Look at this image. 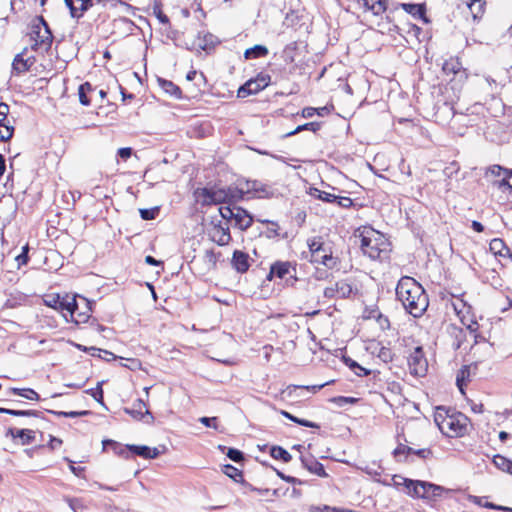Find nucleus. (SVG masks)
Masks as SVG:
<instances>
[{
  "instance_id": "obj_1",
  "label": "nucleus",
  "mask_w": 512,
  "mask_h": 512,
  "mask_svg": "<svg viewBox=\"0 0 512 512\" xmlns=\"http://www.w3.org/2000/svg\"><path fill=\"white\" fill-rule=\"evenodd\" d=\"M395 294L405 311L414 318L421 317L429 306L424 288L412 277H402L397 283Z\"/></svg>"
},
{
  "instance_id": "obj_2",
  "label": "nucleus",
  "mask_w": 512,
  "mask_h": 512,
  "mask_svg": "<svg viewBox=\"0 0 512 512\" xmlns=\"http://www.w3.org/2000/svg\"><path fill=\"white\" fill-rule=\"evenodd\" d=\"M393 485L412 497L423 499H435L440 497L444 491L442 486L420 480H411L399 475L392 477Z\"/></svg>"
},
{
  "instance_id": "obj_3",
  "label": "nucleus",
  "mask_w": 512,
  "mask_h": 512,
  "mask_svg": "<svg viewBox=\"0 0 512 512\" xmlns=\"http://www.w3.org/2000/svg\"><path fill=\"white\" fill-rule=\"evenodd\" d=\"M386 329L389 334H386V358L389 357L390 361H399L406 359L409 353L407 349L410 338L400 337L399 332L395 328H391L388 320L386 319Z\"/></svg>"
},
{
  "instance_id": "obj_4",
  "label": "nucleus",
  "mask_w": 512,
  "mask_h": 512,
  "mask_svg": "<svg viewBox=\"0 0 512 512\" xmlns=\"http://www.w3.org/2000/svg\"><path fill=\"white\" fill-rule=\"evenodd\" d=\"M221 217L242 231L247 230L253 224V216L244 208L237 205H225L219 208Z\"/></svg>"
},
{
  "instance_id": "obj_5",
  "label": "nucleus",
  "mask_w": 512,
  "mask_h": 512,
  "mask_svg": "<svg viewBox=\"0 0 512 512\" xmlns=\"http://www.w3.org/2000/svg\"><path fill=\"white\" fill-rule=\"evenodd\" d=\"M357 237L360 238V246L364 255L368 256L372 260L381 261V234L372 228L364 227Z\"/></svg>"
},
{
  "instance_id": "obj_6",
  "label": "nucleus",
  "mask_w": 512,
  "mask_h": 512,
  "mask_svg": "<svg viewBox=\"0 0 512 512\" xmlns=\"http://www.w3.org/2000/svg\"><path fill=\"white\" fill-rule=\"evenodd\" d=\"M31 39L34 41L32 49L44 48L48 50L51 47L53 41L52 32L48 26V23L42 16L36 17L31 26Z\"/></svg>"
},
{
  "instance_id": "obj_7",
  "label": "nucleus",
  "mask_w": 512,
  "mask_h": 512,
  "mask_svg": "<svg viewBox=\"0 0 512 512\" xmlns=\"http://www.w3.org/2000/svg\"><path fill=\"white\" fill-rule=\"evenodd\" d=\"M44 302L48 307H51L62 313L69 314L71 318H74L75 312L79 309V301L77 300V295H48Z\"/></svg>"
},
{
  "instance_id": "obj_8",
  "label": "nucleus",
  "mask_w": 512,
  "mask_h": 512,
  "mask_svg": "<svg viewBox=\"0 0 512 512\" xmlns=\"http://www.w3.org/2000/svg\"><path fill=\"white\" fill-rule=\"evenodd\" d=\"M468 418L460 412H452L451 417L440 431L447 437H462L467 432Z\"/></svg>"
},
{
  "instance_id": "obj_9",
  "label": "nucleus",
  "mask_w": 512,
  "mask_h": 512,
  "mask_svg": "<svg viewBox=\"0 0 512 512\" xmlns=\"http://www.w3.org/2000/svg\"><path fill=\"white\" fill-rule=\"evenodd\" d=\"M407 362L411 374L415 376L423 377L426 375L428 370V361L425 357L422 346H416L413 352L407 356Z\"/></svg>"
},
{
  "instance_id": "obj_10",
  "label": "nucleus",
  "mask_w": 512,
  "mask_h": 512,
  "mask_svg": "<svg viewBox=\"0 0 512 512\" xmlns=\"http://www.w3.org/2000/svg\"><path fill=\"white\" fill-rule=\"evenodd\" d=\"M287 275L290 276L286 280L288 285H293L295 281H297L296 278V267L292 265L289 261H276L273 263L270 267V271L267 275V280L271 281L273 277H278L280 279H284Z\"/></svg>"
},
{
  "instance_id": "obj_11",
  "label": "nucleus",
  "mask_w": 512,
  "mask_h": 512,
  "mask_svg": "<svg viewBox=\"0 0 512 512\" xmlns=\"http://www.w3.org/2000/svg\"><path fill=\"white\" fill-rule=\"evenodd\" d=\"M196 194L201 200L202 205L226 204L228 196L225 188H202L198 189Z\"/></svg>"
},
{
  "instance_id": "obj_12",
  "label": "nucleus",
  "mask_w": 512,
  "mask_h": 512,
  "mask_svg": "<svg viewBox=\"0 0 512 512\" xmlns=\"http://www.w3.org/2000/svg\"><path fill=\"white\" fill-rule=\"evenodd\" d=\"M392 454L397 462H403L408 461L411 456H417L423 460L428 459L432 456V451L429 448L414 449L408 445L399 443Z\"/></svg>"
},
{
  "instance_id": "obj_13",
  "label": "nucleus",
  "mask_w": 512,
  "mask_h": 512,
  "mask_svg": "<svg viewBox=\"0 0 512 512\" xmlns=\"http://www.w3.org/2000/svg\"><path fill=\"white\" fill-rule=\"evenodd\" d=\"M64 2L69 8L71 17L79 19L91 7L95 4H101L103 0H64Z\"/></svg>"
},
{
  "instance_id": "obj_14",
  "label": "nucleus",
  "mask_w": 512,
  "mask_h": 512,
  "mask_svg": "<svg viewBox=\"0 0 512 512\" xmlns=\"http://www.w3.org/2000/svg\"><path fill=\"white\" fill-rule=\"evenodd\" d=\"M212 228L209 232V235L215 243H217L219 246H225L228 245L231 241V234L229 230V226L223 225L221 221H218L217 223L212 221Z\"/></svg>"
},
{
  "instance_id": "obj_15",
  "label": "nucleus",
  "mask_w": 512,
  "mask_h": 512,
  "mask_svg": "<svg viewBox=\"0 0 512 512\" xmlns=\"http://www.w3.org/2000/svg\"><path fill=\"white\" fill-rule=\"evenodd\" d=\"M353 288L346 280L337 281L335 284L324 289V296L332 299L335 297L348 298L352 294Z\"/></svg>"
},
{
  "instance_id": "obj_16",
  "label": "nucleus",
  "mask_w": 512,
  "mask_h": 512,
  "mask_svg": "<svg viewBox=\"0 0 512 512\" xmlns=\"http://www.w3.org/2000/svg\"><path fill=\"white\" fill-rule=\"evenodd\" d=\"M27 53V48H25L21 53L17 54L12 62V73L16 75L23 74L27 72L32 65L35 63L34 56L25 57Z\"/></svg>"
},
{
  "instance_id": "obj_17",
  "label": "nucleus",
  "mask_w": 512,
  "mask_h": 512,
  "mask_svg": "<svg viewBox=\"0 0 512 512\" xmlns=\"http://www.w3.org/2000/svg\"><path fill=\"white\" fill-rule=\"evenodd\" d=\"M246 192L252 193L254 197L258 198H271L274 196L272 187L258 180H247Z\"/></svg>"
},
{
  "instance_id": "obj_18",
  "label": "nucleus",
  "mask_w": 512,
  "mask_h": 512,
  "mask_svg": "<svg viewBox=\"0 0 512 512\" xmlns=\"http://www.w3.org/2000/svg\"><path fill=\"white\" fill-rule=\"evenodd\" d=\"M6 437H11L13 440H19L21 445H29L35 440V431L32 429L9 428L6 431Z\"/></svg>"
},
{
  "instance_id": "obj_19",
  "label": "nucleus",
  "mask_w": 512,
  "mask_h": 512,
  "mask_svg": "<svg viewBox=\"0 0 512 512\" xmlns=\"http://www.w3.org/2000/svg\"><path fill=\"white\" fill-rule=\"evenodd\" d=\"M77 297L80 300L79 309L75 312L74 318H71V321L75 324L86 323L89 320L92 312L91 302L83 296Z\"/></svg>"
},
{
  "instance_id": "obj_20",
  "label": "nucleus",
  "mask_w": 512,
  "mask_h": 512,
  "mask_svg": "<svg viewBox=\"0 0 512 512\" xmlns=\"http://www.w3.org/2000/svg\"><path fill=\"white\" fill-rule=\"evenodd\" d=\"M125 412L130 414L133 418L138 419V420H142L147 416L148 419L145 420L146 423H152L154 421L153 415L147 409L145 402L141 399H138L136 401L133 408H131V409L126 408Z\"/></svg>"
},
{
  "instance_id": "obj_21",
  "label": "nucleus",
  "mask_w": 512,
  "mask_h": 512,
  "mask_svg": "<svg viewBox=\"0 0 512 512\" xmlns=\"http://www.w3.org/2000/svg\"><path fill=\"white\" fill-rule=\"evenodd\" d=\"M231 265L238 273L247 272L250 267L249 255L241 250H235L232 255Z\"/></svg>"
},
{
  "instance_id": "obj_22",
  "label": "nucleus",
  "mask_w": 512,
  "mask_h": 512,
  "mask_svg": "<svg viewBox=\"0 0 512 512\" xmlns=\"http://www.w3.org/2000/svg\"><path fill=\"white\" fill-rule=\"evenodd\" d=\"M219 40L216 36L211 33H205L203 36H198L197 42L195 45L206 52L211 51L217 44Z\"/></svg>"
},
{
  "instance_id": "obj_23",
  "label": "nucleus",
  "mask_w": 512,
  "mask_h": 512,
  "mask_svg": "<svg viewBox=\"0 0 512 512\" xmlns=\"http://www.w3.org/2000/svg\"><path fill=\"white\" fill-rule=\"evenodd\" d=\"M303 466L311 473L320 476V477H326L327 474L325 472L324 466L318 462L313 457L311 458H301Z\"/></svg>"
},
{
  "instance_id": "obj_24",
  "label": "nucleus",
  "mask_w": 512,
  "mask_h": 512,
  "mask_svg": "<svg viewBox=\"0 0 512 512\" xmlns=\"http://www.w3.org/2000/svg\"><path fill=\"white\" fill-rule=\"evenodd\" d=\"M6 412H2L3 414H8L17 417H27L31 419H44L43 413L37 410H16V409H8L3 408Z\"/></svg>"
},
{
  "instance_id": "obj_25",
  "label": "nucleus",
  "mask_w": 512,
  "mask_h": 512,
  "mask_svg": "<svg viewBox=\"0 0 512 512\" xmlns=\"http://www.w3.org/2000/svg\"><path fill=\"white\" fill-rule=\"evenodd\" d=\"M452 412V410L443 406H439L436 408L434 414V422L438 426L439 430L443 429L444 423H446L447 420L451 417Z\"/></svg>"
},
{
  "instance_id": "obj_26",
  "label": "nucleus",
  "mask_w": 512,
  "mask_h": 512,
  "mask_svg": "<svg viewBox=\"0 0 512 512\" xmlns=\"http://www.w3.org/2000/svg\"><path fill=\"white\" fill-rule=\"evenodd\" d=\"M158 82H159L160 87L167 94H169L175 98H181V94H182L181 89L176 84H174L172 81L159 78Z\"/></svg>"
},
{
  "instance_id": "obj_27",
  "label": "nucleus",
  "mask_w": 512,
  "mask_h": 512,
  "mask_svg": "<svg viewBox=\"0 0 512 512\" xmlns=\"http://www.w3.org/2000/svg\"><path fill=\"white\" fill-rule=\"evenodd\" d=\"M14 134V127L9 124L7 118L0 116V141H8Z\"/></svg>"
},
{
  "instance_id": "obj_28",
  "label": "nucleus",
  "mask_w": 512,
  "mask_h": 512,
  "mask_svg": "<svg viewBox=\"0 0 512 512\" xmlns=\"http://www.w3.org/2000/svg\"><path fill=\"white\" fill-rule=\"evenodd\" d=\"M268 54V49L264 45H255L251 48L246 49L244 57L246 59H256L265 57Z\"/></svg>"
},
{
  "instance_id": "obj_29",
  "label": "nucleus",
  "mask_w": 512,
  "mask_h": 512,
  "mask_svg": "<svg viewBox=\"0 0 512 512\" xmlns=\"http://www.w3.org/2000/svg\"><path fill=\"white\" fill-rule=\"evenodd\" d=\"M103 447L104 449H106L107 447H111L117 455L125 458L128 457V453L130 452L128 449V445L123 446L120 443L110 439L103 441Z\"/></svg>"
},
{
  "instance_id": "obj_30",
  "label": "nucleus",
  "mask_w": 512,
  "mask_h": 512,
  "mask_svg": "<svg viewBox=\"0 0 512 512\" xmlns=\"http://www.w3.org/2000/svg\"><path fill=\"white\" fill-rule=\"evenodd\" d=\"M402 8L415 18L423 19L425 17V7L423 4H401Z\"/></svg>"
},
{
  "instance_id": "obj_31",
  "label": "nucleus",
  "mask_w": 512,
  "mask_h": 512,
  "mask_svg": "<svg viewBox=\"0 0 512 512\" xmlns=\"http://www.w3.org/2000/svg\"><path fill=\"white\" fill-rule=\"evenodd\" d=\"M270 455L274 459L282 460L285 463L290 462L292 459L291 454L281 446H272L270 448Z\"/></svg>"
},
{
  "instance_id": "obj_32",
  "label": "nucleus",
  "mask_w": 512,
  "mask_h": 512,
  "mask_svg": "<svg viewBox=\"0 0 512 512\" xmlns=\"http://www.w3.org/2000/svg\"><path fill=\"white\" fill-rule=\"evenodd\" d=\"M309 194L311 196H313L317 199H320L323 202H327V203H334L337 200L336 195L329 193V192L322 191L318 188H310Z\"/></svg>"
},
{
  "instance_id": "obj_33",
  "label": "nucleus",
  "mask_w": 512,
  "mask_h": 512,
  "mask_svg": "<svg viewBox=\"0 0 512 512\" xmlns=\"http://www.w3.org/2000/svg\"><path fill=\"white\" fill-rule=\"evenodd\" d=\"M493 463L494 465L504 471V472H507V473H510L512 475V461L507 459L506 457L502 456V455H495L493 457Z\"/></svg>"
},
{
  "instance_id": "obj_34",
  "label": "nucleus",
  "mask_w": 512,
  "mask_h": 512,
  "mask_svg": "<svg viewBox=\"0 0 512 512\" xmlns=\"http://www.w3.org/2000/svg\"><path fill=\"white\" fill-rule=\"evenodd\" d=\"M11 393L32 401H37L40 399L39 394L31 388H11Z\"/></svg>"
},
{
  "instance_id": "obj_35",
  "label": "nucleus",
  "mask_w": 512,
  "mask_h": 512,
  "mask_svg": "<svg viewBox=\"0 0 512 512\" xmlns=\"http://www.w3.org/2000/svg\"><path fill=\"white\" fill-rule=\"evenodd\" d=\"M280 414L283 415L285 418L291 420L292 422L298 424V425H301V426H304V427H309V428H319V425L317 423L309 421V420L298 418V417L292 415L291 413H289V412H287L285 410H281Z\"/></svg>"
},
{
  "instance_id": "obj_36",
  "label": "nucleus",
  "mask_w": 512,
  "mask_h": 512,
  "mask_svg": "<svg viewBox=\"0 0 512 512\" xmlns=\"http://www.w3.org/2000/svg\"><path fill=\"white\" fill-rule=\"evenodd\" d=\"M226 193L228 196L227 205H236V202L242 200L244 198L243 189H238L236 187H228L226 188Z\"/></svg>"
},
{
  "instance_id": "obj_37",
  "label": "nucleus",
  "mask_w": 512,
  "mask_h": 512,
  "mask_svg": "<svg viewBox=\"0 0 512 512\" xmlns=\"http://www.w3.org/2000/svg\"><path fill=\"white\" fill-rule=\"evenodd\" d=\"M223 473L233 479L235 482L243 481V473L238 468L234 467L231 464H226L222 468Z\"/></svg>"
},
{
  "instance_id": "obj_38",
  "label": "nucleus",
  "mask_w": 512,
  "mask_h": 512,
  "mask_svg": "<svg viewBox=\"0 0 512 512\" xmlns=\"http://www.w3.org/2000/svg\"><path fill=\"white\" fill-rule=\"evenodd\" d=\"M93 91V87L89 82H85L81 84L78 89L79 101L82 105L88 106L90 105V99L87 96V93Z\"/></svg>"
},
{
  "instance_id": "obj_39",
  "label": "nucleus",
  "mask_w": 512,
  "mask_h": 512,
  "mask_svg": "<svg viewBox=\"0 0 512 512\" xmlns=\"http://www.w3.org/2000/svg\"><path fill=\"white\" fill-rule=\"evenodd\" d=\"M344 360V363L357 375V376H362V375H368L370 372L362 367L360 364H358L355 360L349 358V357H344L343 358Z\"/></svg>"
},
{
  "instance_id": "obj_40",
  "label": "nucleus",
  "mask_w": 512,
  "mask_h": 512,
  "mask_svg": "<svg viewBox=\"0 0 512 512\" xmlns=\"http://www.w3.org/2000/svg\"><path fill=\"white\" fill-rule=\"evenodd\" d=\"M128 449L130 452L144 459H150V453L152 452V449L145 445H128Z\"/></svg>"
},
{
  "instance_id": "obj_41",
  "label": "nucleus",
  "mask_w": 512,
  "mask_h": 512,
  "mask_svg": "<svg viewBox=\"0 0 512 512\" xmlns=\"http://www.w3.org/2000/svg\"><path fill=\"white\" fill-rule=\"evenodd\" d=\"M466 4L469 7L474 18H477L483 12L485 5L484 0H466Z\"/></svg>"
},
{
  "instance_id": "obj_42",
  "label": "nucleus",
  "mask_w": 512,
  "mask_h": 512,
  "mask_svg": "<svg viewBox=\"0 0 512 512\" xmlns=\"http://www.w3.org/2000/svg\"><path fill=\"white\" fill-rule=\"evenodd\" d=\"M48 412L52 413V414H54V415H56L58 417H66V418H76V417H80V416H85V415L91 414V411H88V410H84V411H70V412L49 410Z\"/></svg>"
},
{
  "instance_id": "obj_43",
  "label": "nucleus",
  "mask_w": 512,
  "mask_h": 512,
  "mask_svg": "<svg viewBox=\"0 0 512 512\" xmlns=\"http://www.w3.org/2000/svg\"><path fill=\"white\" fill-rule=\"evenodd\" d=\"M320 123L318 122H309V123H305L303 125H299L295 130L289 132L286 134V136H293L303 130H311L313 132H316L320 129Z\"/></svg>"
},
{
  "instance_id": "obj_44",
  "label": "nucleus",
  "mask_w": 512,
  "mask_h": 512,
  "mask_svg": "<svg viewBox=\"0 0 512 512\" xmlns=\"http://www.w3.org/2000/svg\"><path fill=\"white\" fill-rule=\"evenodd\" d=\"M327 383H323V384H320V385H312V386H297V385H290L287 387V389L284 391V392H287L288 395H291L292 393V390H296V389H306L307 391H310L312 393H316L318 392L319 390H321L325 385H327Z\"/></svg>"
},
{
  "instance_id": "obj_45",
  "label": "nucleus",
  "mask_w": 512,
  "mask_h": 512,
  "mask_svg": "<svg viewBox=\"0 0 512 512\" xmlns=\"http://www.w3.org/2000/svg\"><path fill=\"white\" fill-rule=\"evenodd\" d=\"M330 401L339 407H344L348 404H355L358 401V399L354 397L337 396L331 398Z\"/></svg>"
},
{
  "instance_id": "obj_46",
  "label": "nucleus",
  "mask_w": 512,
  "mask_h": 512,
  "mask_svg": "<svg viewBox=\"0 0 512 512\" xmlns=\"http://www.w3.org/2000/svg\"><path fill=\"white\" fill-rule=\"evenodd\" d=\"M308 247L311 252V255L318 252L323 251L325 252V248L323 242L321 241V238H313L308 240Z\"/></svg>"
},
{
  "instance_id": "obj_47",
  "label": "nucleus",
  "mask_w": 512,
  "mask_h": 512,
  "mask_svg": "<svg viewBox=\"0 0 512 512\" xmlns=\"http://www.w3.org/2000/svg\"><path fill=\"white\" fill-rule=\"evenodd\" d=\"M469 375H470V372H469L468 366H464L457 374L456 383H457V386H458L459 390L461 391V393H464L463 381L466 378H469Z\"/></svg>"
},
{
  "instance_id": "obj_48",
  "label": "nucleus",
  "mask_w": 512,
  "mask_h": 512,
  "mask_svg": "<svg viewBox=\"0 0 512 512\" xmlns=\"http://www.w3.org/2000/svg\"><path fill=\"white\" fill-rule=\"evenodd\" d=\"M159 214V208L140 209V215L143 220H153Z\"/></svg>"
},
{
  "instance_id": "obj_49",
  "label": "nucleus",
  "mask_w": 512,
  "mask_h": 512,
  "mask_svg": "<svg viewBox=\"0 0 512 512\" xmlns=\"http://www.w3.org/2000/svg\"><path fill=\"white\" fill-rule=\"evenodd\" d=\"M226 455L229 459L236 463L242 462L244 460L243 452L235 448H229Z\"/></svg>"
},
{
  "instance_id": "obj_50",
  "label": "nucleus",
  "mask_w": 512,
  "mask_h": 512,
  "mask_svg": "<svg viewBox=\"0 0 512 512\" xmlns=\"http://www.w3.org/2000/svg\"><path fill=\"white\" fill-rule=\"evenodd\" d=\"M443 70L446 73L456 74L460 70V63L455 60L446 61L443 64Z\"/></svg>"
},
{
  "instance_id": "obj_51",
  "label": "nucleus",
  "mask_w": 512,
  "mask_h": 512,
  "mask_svg": "<svg viewBox=\"0 0 512 512\" xmlns=\"http://www.w3.org/2000/svg\"><path fill=\"white\" fill-rule=\"evenodd\" d=\"M90 394L96 401L102 403L103 402V389L102 382H98L96 388L90 389L86 391Z\"/></svg>"
},
{
  "instance_id": "obj_52",
  "label": "nucleus",
  "mask_w": 512,
  "mask_h": 512,
  "mask_svg": "<svg viewBox=\"0 0 512 512\" xmlns=\"http://www.w3.org/2000/svg\"><path fill=\"white\" fill-rule=\"evenodd\" d=\"M493 186L499 188V189H507L512 191V181H510V178H508V175H503V178L498 181L493 182Z\"/></svg>"
},
{
  "instance_id": "obj_53",
  "label": "nucleus",
  "mask_w": 512,
  "mask_h": 512,
  "mask_svg": "<svg viewBox=\"0 0 512 512\" xmlns=\"http://www.w3.org/2000/svg\"><path fill=\"white\" fill-rule=\"evenodd\" d=\"M199 421L206 427L218 430V418L217 417H201Z\"/></svg>"
},
{
  "instance_id": "obj_54",
  "label": "nucleus",
  "mask_w": 512,
  "mask_h": 512,
  "mask_svg": "<svg viewBox=\"0 0 512 512\" xmlns=\"http://www.w3.org/2000/svg\"><path fill=\"white\" fill-rule=\"evenodd\" d=\"M505 170H507V168H504L500 165H492L490 167L487 168L486 170V175H493L495 177H499L501 175H505Z\"/></svg>"
},
{
  "instance_id": "obj_55",
  "label": "nucleus",
  "mask_w": 512,
  "mask_h": 512,
  "mask_svg": "<svg viewBox=\"0 0 512 512\" xmlns=\"http://www.w3.org/2000/svg\"><path fill=\"white\" fill-rule=\"evenodd\" d=\"M320 264H323L324 266L328 268H332L335 265V260L332 257L331 252H328V250L325 248V252H323V257H321Z\"/></svg>"
},
{
  "instance_id": "obj_56",
  "label": "nucleus",
  "mask_w": 512,
  "mask_h": 512,
  "mask_svg": "<svg viewBox=\"0 0 512 512\" xmlns=\"http://www.w3.org/2000/svg\"><path fill=\"white\" fill-rule=\"evenodd\" d=\"M505 248L504 242L501 239H493L490 243V249L495 254H502V249Z\"/></svg>"
},
{
  "instance_id": "obj_57",
  "label": "nucleus",
  "mask_w": 512,
  "mask_h": 512,
  "mask_svg": "<svg viewBox=\"0 0 512 512\" xmlns=\"http://www.w3.org/2000/svg\"><path fill=\"white\" fill-rule=\"evenodd\" d=\"M255 94L254 92H252V89H251V85H248L246 82L239 87L238 91H237V96L239 98H245L249 95H253Z\"/></svg>"
},
{
  "instance_id": "obj_58",
  "label": "nucleus",
  "mask_w": 512,
  "mask_h": 512,
  "mask_svg": "<svg viewBox=\"0 0 512 512\" xmlns=\"http://www.w3.org/2000/svg\"><path fill=\"white\" fill-rule=\"evenodd\" d=\"M78 348H79V349H81V350H83V351L89 352L92 356H95V355H96V353H95V352H99V353L103 352L106 356H111V357H113V358L115 357L113 353H111V352H109V351H107V350H101V349H98V348H96V347H89V348H87V347H85V346L78 345Z\"/></svg>"
},
{
  "instance_id": "obj_59",
  "label": "nucleus",
  "mask_w": 512,
  "mask_h": 512,
  "mask_svg": "<svg viewBox=\"0 0 512 512\" xmlns=\"http://www.w3.org/2000/svg\"><path fill=\"white\" fill-rule=\"evenodd\" d=\"M256 83L259 84L260 90L266 88L270 82V76L267 74H259L256 78H254Z\"/></svg>"
},
{
  "instance_id": "obj_60",
  "label": "nucleus",
  "mask_w": 512,
  "mask_h": 512,
  "mask_svg": "<svg viewBox=\"0 0 512 512\" xmlns=\"http://www.w3.org/2000/svg\"><path fill=\"white\" fill-rule=\"evenodd\" d=\"M311 512H345V511L339 510L335 507H330V506L324 505L322 507H320V506L311 507Z\"/></svg>"
},
{
  "instance_id": "obj_61",
  "label": "nucleus",
  "mask_w": 512,
  "mask_h": 512,
  "mask_svg": "<svg viewBox=\"0 0 512 512\" xmlns=\"http://www.w3.org/2000/svg\"><path fill=\"white\" fill-rule=\"evenodd\" d=\"M204 258H205L206 262H208L214 266L216 265L217 260H218L217 254L213 250H206Z\"/></svg>"
},
{
  "instance_id": "obj_62",
  "label": "nucleus",
  "mask_w": 512,
  "mask_h": 512,
  "mask_svg": "<svg viewBox=\"0 0 512 512\" xmlns=\"http://www.w3.org/2000/svg\"><path fill=\"white\" fill-rule=\"evenodd\" d=\"M28 259V247L25 246L23 247L22 253L16 257V261L18 262V265L21 266L27 264Z\"/></svg>"
},
{
  "instance_id": "obj_63",
  "label": "nucleus",
  "mask_w": 512,
  "mask_h": 512,
  "mask_svg": "<svg viewBox=\"0 0 512 512\" xmlns=\"http://www.w3.org/2000/svg\"><path fill=\"white\" fill-rule=\"evenodd\" d=\"M276 471V474L284 481H286L287 483H290V484H301V481L295 477H292V476H288V475H285L284 473H282L281 471L279 470H275Z\"/></svg>"
},
{
  "instance_id": "obj_64",
  "label": "nucleus",
  "mask_w": 512,
  "mask_h": 512,
  "mask_svg": "<svg viewBox=\"0 0 512 512\" xmlns=\"http://www.w3.org/2000/svg\"><path fill=\"white\" fill-rule=\"evenodd\" d=\"M334 203L343 208H348L353 204L352 199L350 197L339 196H337V200Z\"/></svg>"
}]
</instances>
